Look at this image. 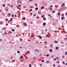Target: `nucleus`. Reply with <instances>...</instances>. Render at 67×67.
<instances>
[{
  "mask_svg": "<svg viewBox=\"0 0 67 67\" xmlns=\"http://www.w3.org/2000/svg\"><path fill=\"white\" fill-rule=\"evenodd\" d=\"M17 2L18 3H20V4H21L22 3V2H21L20 1L18 0L17 1Z\"/></svg>",
  "mask_w": 67,
  "mask_h": 67,
  "instance_id": "1",
  "label": "nucleus"
},
{
  "mask_svg": "<svg viewBox=\"0 0 67 67\" xmlns=\"http://www.w3.org/2000/svg\"><path fill=\"white\" fill-rule=\"evenodd\" d=\"M46 24V23H43V25L44 26H45Z\"/></svg>",
  "mask_w": 67,
  "mask_h": 67,
  "instance_id": "2",
  "label": "nucleus"
},
{
  "mask_svg": "<svg viewBox=\"0 0 67 67\" xmlns=\"http://www.w3.org/2000/svg\"><path fill=\"white\" fill-rule=\"evenodd\" d=\"M8 34H11V31H9L8 32Z\"/></svg>",
  "mask_w": 67,
  "mask_h": 67,
  "instance_id": "3",
  "label": "nucleus"
},
{
  "mask_svg": "<svg viewBox=\"0 0 67 67\" xmlns=\"http://www.w3.org/2000/svg\"><path fill=\"white\" fill-rule=\"evenodd\" d=\"M24 24L25 26H27V24L26 23H24Z\"/></svg>",
  "mask_w": 67,
  "mask_h": 67,
  "instance_id": "4",
  "label": "nucleus"
},
{
  "mask_svg": "<svg viewBox=\"0 0 67 67\" xmlns=\"http://www.w3.org/2000/svg\"><path fill=\"white\" fill-rule=\"evenodd\" d=\"M58 15H60V12H59L58 13Z\"/></svg>",
  "mask_w": 67,
  "mask_h": 67,
  "instance_id": "5",
  "label": "nucleus"
},
{
  "mask_svg": "<svg viewBox=\"0 0 67 67\" xmlns=\"http://www.w3.org/2000/svg\"><path fill=\"white\" fill-rule=\"evenodd\" d=\"M35 51L36 52H39V51H38V50L37 49H36L35 50Z\"/></svg>",
  "mask_w": 67,
  "mask_h": 67,
  "instance_id": "6",
  "label": "nucleus"
},
{
  "mask_svg": "<svg viewBox=\"0 0 67 67\" xmlns=\"http://www.w3.org/2000/svg\"><path fill=\"white\" fill-rule=\"evenodd\" d=\"M44 8V6H42L41 7V9H43Z\"/></svg>",
  "mask_w": 67,
  "mask_h": 67,
  "instance_id": "7",
  "label": "nucleus"
},
{
  "mask_svg": "<svg viewBox=\"0 0 67 67\" xmlns=\"http://www.w3.org/2000/svg\"><path fill=\"white\" fill-rule=\"evenodd\" d=\"M46 63H49V61H46Z\"/></svg>",
  "mask_w": 67,
  "mask_h": 67,
  "instance_id": "8",
  "label": "nucleus"
},
{
  "mask_svg": "<svg viewBox=\"0 0 67 67\" xmlns=\"http://www.w3.org/2000/svg\"><path fill=\"white\" fill-rule=\"evenodd\" d=\"M26 53H27V54H29V53H30V51H27L26 52Z\"/></svg>",
  "mask_w": 67,
  "mask_h": 67,
  "instance_id": "9",
  "label": "nucleus"
},
{
  "mask_svg": "<svg viewBox=\"0 0 67 67\" xmlns=\"http://www.w3.org/2000/svg\"><path fill=\"white\" fill-rule=\"evenodd\" d=\"M56 49L57 50H58V47H56Z\"/></svg>",
  "mask_w": 67,
  "mask_h": 67,
  "instance_id": "10",
  "label": "nucleus"
},
{
  "mask_svg": "<svg viewBox=\"0 0 67 67\" xmlns=\"http://www.w3.org/2000/svg\"><path fill=\"white\" fill-rule=\"evenodd\" d=\"M3 7H5V4H3Z\"/></svg>",
  "mask_w": 67,
  "mask_h": 67,
  "instance_id": "11",
  "label": "nucleus"
},
{
  "mask_svg": "<svg viewBox=\"0 0 67 67\" xmlns=\"http://www.w3.org/2000/svg\"><path fill=\"white\" fill-rule=\"evenodd\" d=\"M12 20H13V18H11L10 20V21H12Z\"/></svg>",
  "mask_w": 67,
  "mask_h": 67,
  "instance_id": "12",
  "label": "nucleus"
},
{
  "mask_svg": "<svg viewBox=\"0 0 67 67\" xmlns=\"http://www.w3.org/2000/svg\"><path fill=\"white\" fill-rule=\"evenodd\" d=\"M64 18H65L64 17H62L61 18V19L63 20V19H64Z\"/></svg>",
  "mask_w": 67,
  "mask_h": 67,
  "instance_id": "13",
  "label": "nucleus"
},
{
  "mask_svg": "<svg viewBox=\"0 0 67 67\" xmlns=\"http://www.w3.org/2000/svg\"><path fill=\"white\" fill-rule=\"evenodd\" d=\"M39 38H40V39H41V38H42V37H41V36H39Z\"/></svg>",
  "mask_w": 67,
  "mask_h": 67,
  "instance_id": "14",
  "label": "nucleus"
},
{
  "mask_svg": "<svg viewBox=\"0 0 67 67\" xmlns=\"http://www.w3.org/2000/svg\"><path fill=\"white\" fill-rule=\"evenodd\" d=\"M22 19H23V20H25V18L24 17V18H23Z\"/></svg>",
  "mask_w": 67,
  "mask_h": 67,
  "instance_id": "15",
  "label": "nucleus"
},
{
  "mask_svg": "<svg viewBox=\"0 0 67 67\" xmlns=\"http://www.w3.org/2000/svg\"><path fill=\"white\" fill-rule=\"evenodd\" d=\"M46 56H47V57H48V56H49V54H47Z\"/></svg>",
  "mask_w": 67,
  "mask_h": 67,
  "instance_id": "16",
  "label": "nucleus"
},
{
  "mask_svg": "<svg viewBox=\"0 0 67 67\" xmlns=\"http://www.w3.org/2000/svg\"><path fill=\"white\" fill-rule=\"evenodd\" d=\"M29 65H29V67H31V64H29Z\"/></svg>",
  "mask_w": 67,
  "mask_h": 67,
  "instance_id": "17",
  "label": "nucleus"
},
{
  "mask_svg": "<svg viewBox=\"0 0 67 67\" xmlns=\"http://www.w3.org/2000/svg\"><path fill=\"white\" fill-rule=\"evenodd\" d=\"M46 19V18H43V20H44V21H45V20Z\"/></svg>",
  "mask_w": 67,
  "mask_h": 67,
  "instance_id": "18",
  "label": "nucleus"
},
{
  "mask_svg": "<svg viewBox=\"0 0 67 67\" xmlns=\"http://www.w3.org/2000/svg\"><path fill=\"white\" fill-rule=\"evenodd\" d=\"M17 52L18 53H20V52L19 51H17Z\"/></svg>",
  "mask_w": 67,
  "mask_h": 67,
  "instance_id": "19",
  "label": "nucleus"
},
{
  "mask_svg": "<svg viewBox=\"0 0 67 67\" xmlns=\"http://www.w3.org/2000/svg\"><path fill=\"white\" fill-rule=\"evenodd\" d=\"M44 16H45L44 15H43V16H42V18H43L44 17Z\"/></svg>",
  "mask_w": 67,
  "mask_h": 67,
  "instance_id": "20",
  "label": "nucleus"
},
{
  "mask_svg": "<svg viewBox=\"0 0 67 67\" xmlns=\"http://www.w3.org/2000/svg\"><path fill=\"white\" fill-rule=\"evenodd\" d=\"M35 5H36V7H37V4L36 3H35Z\"/></svg>",
  "mask_w": 67,
  "mask_h": 67,
  "instance_id": "21",
  "label": "nucleus"
},
{
  "mask_svg": "<svg viewBox=\"0 0 67 67\" xmlns=\"http://www.w3.org/2000/svg\"><path fill=\"white\" fill-rule=\"evenodd\" d=\"M54 43H58V42H57L56 41H54Z\"/></svg>",
  "mask_w": 67,
  "mask_h": 67,
  "instance_id": "22",
  "label": "nucleus"
},
{
  "mask_svg": "<svg viewBox=\"0 0 67 67\" xmlns=\"http://www.w3.org/2000/svg\"><path fill=\"white\" fill-rule=\"evenodd\" d=\"M35 9L36 10H38V8H36Z\"/></svg>",
  "mask_w": 67,
  "mask_h": 67,
  "instance_id": "23",
  "label": "nucleus"
},
{
  "mask_svg": "<svg viewBox=\"0 0 67 67\" xmlns=\"http://www.w3.org/2000/svg\"><path fill=\"white\" fill-rule=\"evenodd\" d=\"M5 27H4V28H3L2 29V30H5Z\"/></svg>",
  "mask_w": 67,
  "mask_h": 67,
  "instance_id": "24",
  "label": "nucleus"
},
{
  "mask_svg": "<svg viewBox=\"0 0 67 67\" xmlns=\"http://www.w3.org/2000/svg\"><path fill=\"white\" fill-rule=\"evenodd\" d=\"M12 30L13 32H14V29H12Z\"/></svg>",
  "mask_w": 67,
  "mask_h": 67,
  "instance_id": "25",
  "label": "nucleus"
},
{
  "mask_svg": "<svg viewBox=\"0 0 67 67\" xmlns=\"http://www.w3.org/2000/svg\"><path fill=\"white\" fill-rule=\"evenodd\" d=\"M0 24H1V25L2 24V22H0Z\"/></svg>",
  "mask_w": 67,
  "mask_h": 67,
  "instance_id": "26",
  "label": "nucleus"
},
{
  "mask_svg": "<svg viewBox=\"0 0 67 67\" xmlns=\"http://www.w3.org/2000/svg\"><path fill=\"white\" fill-rule=\"evenodd\" d=\"M56 59H59V58H58V57H57Z\"/></svg>",
  "mask_w": 67,
  "mask_h": 67,
  "instance_id": "27",
  "label": "nucleus"
},
{
  "mask_svg": "<svg viewBox=\"0 0 67 67\" xmlns=\"http://www.w3.org/2000/svg\"><path fill=\"white\" fill-rule=\"evenodd\" d=\"M58 30H62V28H58Z\"/></svg>",
  "mask_w": 67,
  "mask_h": 67,
  "instance_id": "28",
  "label": "nucleus"
},
{
  "mask_svg": "<svg viewBox=\"0 0 67 67\" xmlns=\"http://www.w3.org/2000/svg\"><path fill=\"white\" fill-rule=\"evenodd\" d=\"M67 52H65V55H67Z\"/></svg>",
  "mask_w": 67,
  "mask_h": 67,
  "instance_id": "29",
  "label": "nucleus"
},
{
  "mask_svg": "<svg viewBox=\"0 0 67 67\" xmlns=\"http://www.w3.org/2000/svg\"><path fill=\"white\" fill-rule=\"evenodd\" d=\"M63 58H65V56H63L62 57Z\"/></svg>",
  "mask_w": 67,
  "mask_h": 67,
  "instance_id": "30",
  "label": "nucleus"
},
{
  "mask_svg": "<svg viewBox=\"0 0 67 67\" xmlns=\"http://www.w3.org/2000/svg\"><path fill=\"white\" fill-rule=\"evenodd\" d=\"M44 33L43 32H41L42 34H44Z\"/></svg>",
  "mask_w": 67,
  "mask_h": 67,
  "instance_id": "31",
  "label": "nucleus"
},
{
  "mask_svg": "<svg viewBox=\"0 0 67 67\" xmlns=\"http://www.w3.org/2000/svg\"><path fill=\"white\" fill-rule=\"evenodd\" d=\"M23 57V55H21V58H23V57Z\"/></svg>",
  "mask_w": 67,
  "mask_h": 67,
  "instance_id": "32",
  "label": "nucleus"
},
{
  "mask_svg": "<svg viewBox=\"0 0 67 67\" xmlns=\"http://www.w3.org/2000/svg\"><path fill=\"white\" fill-rule=\"evenodd\" d=\"M49 51H51V52H52V49H50L49 50Z\"/></svg>",
  "mask_w": 67,
  "mask_h": 67,
  "instance_id": "33",
  "label": "nucleus"
},
{
  "mask_svg": "<svg viewBox=\"0 0 67 67\" xmlns=\"http://www.w3.org/2000/svg\"><path fill=\"white\" fill-rule=\"evenodd\" d=\"M12 17H14V15H12Z\"/></svg>",
  "mask_w": 67,
  "mask_h": 67,
  "instance_id": "34",
  "label": "nucleus"
},
{
  "mask_svg": "<svg viewBox=\"0 0 67 67\" xmlns=\"http://www.w3.org/2000/svg\"><path fill=\"white\" fill-rule=\"evenodd\" d=\"M62 15H63V17H64V14H62Z\"/></svg>",
  "mask_w": 67,
  "mask_h": 67,
  "instance_id": "35",
  "label": "nucleus"
},
{
  "mask_svg": "<svg viewBox=\"0 0 67 67\" xmlns=\"http://www.w3.org/2000/svg\"><path fill=\"white\" fill-rule=\"evenodd\" d=\"M63 6H65V4H64V3H63Z\"/></svg>",
  "mask_w": 67,
  "mask_h": 67,
  "instance_id": "36",
  "label": "nucleus"
},
{
  "mask_svg": "<svg viewBox=\"0 0 67 67\" xmlns=\"http://www.w3.org/2000/svg\"><path fill=\"white\" fill-rule=\"evenodd\" d=\"M50 10H53V8H51L50 9Z\"/></svg>",
  "mask_w": 67,
  "mask_h": 67,
  "instance_id": "37",
  "label": "nucleus"
},
{
  "mask_svg": "<svg viewBox=\"0 0 67 67\" xmlns=\"http://www.w3.org/2000/svg\"><path fill=\"white\" fill-rule=\"evenodd\" d=\"M5 20H6V21H8V19L7 18L5 19Z\"/></svg>",
  "mask_w": 67,
  "mask_h": 67,
  "instance_id": "38",
  "label": "nucleus"
},
{
  "mask_svg": "<svg viewBox=\"0 0 67 67\" xmlns=\"http://www.w3.org/2000/svg\"><path fill=\"white\" fill-rule=\"evenodd\" d=\"M38 19H39V18H40V17H39L38 16H37V17L36 18V19H38Z\"/></svg>",
  "mask_w": 67,
  "mask_h": 67,
  "instance_id": "39",
  "label": "nucleus"
},
{
  "mask_svg": "<svg viewBox=\"0 0 67 67\" xmlns=\"http://www.w3.org/2000/svg\"><path fill=\"white\" fill-rule=\"evenodd\" d=\"M44 62V60H42V62Z\"/></svg>",
  "mask_w": 67,
  "mask_h": 67,
  "instance_id": "40",
  "label": "nucleus"
},
{
  "mask_svg": "<svg viewBox=\"0 0 67 67\" xmlns=\"http://www.w3.org/2000/svg\"><path fill=\"white\" fill-rule=\"evenodd\" d=\"M16 8H17L18 9H19V7H18V6H16Z\"/></svg>",
  "mask_w": 67,
  "mask_h": 67,
  "instance_id": "41",
  "label": "nucleus"
},
{
  "mask_svg": "<svg viewBox=\"0 0 67 67\" xmlns=\"http://www.w3.org/2000/svg\"><path fill=\"white\" fill-rule=\"evenodd\" d=\"M30 23V24H32L33 23L32 22H31Z\"/></svg>",
  "mask_w": 67,
  "mask_h": 67,
  "instance_id": "42",
  "label": "nucleus"
},
{
  "mask_svg": "<svg viewBox=\"0 0 67 67\" xmlns=\"http://www.w3.org/2000/svg\"><path fill=\"white\" fill-rule=\"evenodd\" d=\"M30 11H32V9H30Z\"/></svg>",
  "mask_w": 67,
  "mask_h": 67,
  "instance_id": "43",
  "label": "nucleus"
},
{
  "mask_svg": "<svg viewBox=\"0 0 67 67\" xmlns=\"http://www.w3.org/2000/svg\"><path fill=\"white\" fill-rule=\"evenodd\" d=\"M47 29H46V32H47Z\"/></svg>",
  "mask_w": 67,
  "mask_h": 67,
  "instance_id": "44",
  "label": "nucleus"
},
{
  "mask_svg": "<svg viewBox=\"0 0 67 67\" xmlns=\"http://www.w3.org/2000/svg\"><path fill=\"white\" fill-rule=\"evenodd\" d=\"M53 57H54V55H52V58H53Z\"/></svg>",
  "mask_w": 67,
  "mask_h": 67,
  "instance_id": "45",
  "label": "nucleus"
},
{
  "mask_svg": "<svg viewBox=\"0 0 67 67\" xmlns=\"http://www.w3.org/2000/svg\"><path fill=\"white\" fill-rule=\"evenodd\" d=\"M53 12V13H55V12H54V10H53L52 11Z\"/></svg>",
  "mask_w": 67,
  "mask_h": 67,
  "instance_id": "46",
  "label": "nucleus"
},
{
  "mask_svg": "<svg viewBox=\"0 0 67 67\" xmlns=\"http://www.w3.org/2000/svg\"><path fill=\"white\" fill-rule=\"evenodd\" d=\"M30 8H32V7L31 6H30Z\"/></svg>",
  "mask_w": 67,
  "mask_h": 67,
  "instance_id": "47",
  "label": "nucleus"
},
{
  "mask_svg": "<svg viewBox=\"0 0 67 67\" xmlns=\"http://www.w3.org/2000/svg\"><path fill=\"white\" fill-rule=\"evenodd\" d=\"M11 7H13V5H11Z\"/></svg>",
  "mask_w": 67,
  "mask_h": 67,
  "instance_id": "48",
  "label": "nucleus"
},
{
  "mask_svg": "<svg viewBox=\"0 0 67 67\" xmlns=\"http://www.w3.org/2000/svg\"><path fill=\"white\" fill-rule=\"evenodd\" d=\"M55 8H57V6H56V5H55Z\"/></svg>",
  "mask_w": 67,
  "mask_h": 67,
  "instance_id": "49",
  "label": "nucleus"
},
{
  "mask_svg": "<svg viewBox=\"0 0 67 67\" xmlns=\"http://www.w3.org/2000/svg\"><path fill=\"white\" fill-rule=\"evenodd\" d=\"M33 0H29L30 1H32Z\"/></svg>",
  "mask_w": 67,
  "mask_h": 67,
  "instance_id": "50",
  "label": "nucleus"
},
{
  "mask_svg": "<svg viewBox=\"0 0 67 67\" xmlns=\"http://www.w3.org/2000/svg\"><path fill=\"white\" fill-rule=\"evenodd\" d=\"M20 49L22 48V47H20Z\"/></svg>",
  "mask_w": 67,
  "mask_h": 67,
  "instance_id": "51",
  "label": "nucleus"
},
{
  "mask_svg": "<svg viewBox=\"0 0 67 67\" xmlns=\"http://www.w3.org/2000/svg\"><path fill=\"white\" fill-rule=\"evenodd\" d=\"M58 67H60V66L59 65H58Z\"/></svg>",
  "mask_w": 67,
  "mask_h": 67,
  "instance_id": "52",
  "label": "nucleus"
},
{
  "mask_svg": "<svg viewBox=\"0 0 67 67\" xmlns=\"http://www.w3.org/2000/svg\"><path fill=\"white\" fill-rule=\"evenodd\" d=\"M63 63L64 64H65V62H63Z\"/></svg>",
  "mask_w": 67,
  "mask_h": 67,
  "instance_id": "53",
  "label": "nucleus"
},
{
  "mask_svg": "<svg viewBox=\"0 0 67 67\" xmlns=\"http://www.w3.org/2000/svg\"><path fill=\"white\" fill-rule=\"evenodd\" d=\"M21 12H22V13H24V12L22 11H21Z\"/></svg>",
  "mask_w": 67,
  "mask_h": 67,
  "instance_id": "54",
  "label": "nucleus"
},
{
  "mask_svg": "<svg viewBox=\"0 0 67 67\" xmlns=\"http://www.w3.org/2000/svg\"><path fill=\"white\" fill-rule=\"evenodd\" d=\"M6 11H8V9H6Z\"/></svg>",
  "mask_w": 67,
  "mask_h": 67,
  "instance_id": "55",
  "label": "nucleus"
},
{
  "mask_svg": "<svg viewBox=\"0 0 67 67\" xmlns=\"http://www.w3.org/2000/svg\"><path fill=\"white\" fill-rule=\"evenodd\" d=\"M36 15L35 14H34V16H35Z\"/></svg>",
  "mask_w": 67,
  "mask_h": 67,
  "instance_id": "56",
  "label": "nucleus"
},
{
  "mask_svg": "<svg viewBox=\"0 0 67 67\" xmlns=\"http://www.w3.org/2000/svg\"><path fill=\"white\" fill-rule=\"evenodd\" d=\"M21 35H19V36H21Z\"/></svg>",
  "mask_w": 67,
  "mask_h": 67,
  "instance_id": "57",
  "label": "nucleus"
},
{
  "mask_svg": "<svg viewBox=\"0 0 67 67\" xmlns=\"http://www.w3.org/2000/svg\"><path fill=\"white\" fill-rule=\"evenodd\" d=\"M53 66H55V65L54 64H53Z\"/></svg>",
  "mask_w": 67,
  "mask_h": 67,
  "instance_id": "58",
  "label": "nucleus"
},
{
  "mask_svg": "<svg viewBox=\"0 0 67 67\" xmlns=\"http://www.w3.org/2000/svg\"><path fill=\"white\" fill-rule=\"evenodd\" d=\"M8 14L9 15H10V14Z\"/></svg>",
  "mask_w": 67,
  "mask_h": 67,
  "instance_id": "59",
  "label": "nucleus"
},
{
  "mask_svg": "<svg viewBox=\"0 0 67 67\" xmlns=\"http://www.w3.org/2000/svg\"><path fill=\"white\" fill-rule=\"evenodd\" d=\"M47 43V42H45V44H46Z\"/></svg>",
  "mask_w": 67,
  "mask_h": 67,
  "instance_id": "60",
  "label": "nucleus"
},
{
  "mask_svg": "<svg viewBox=\"0 0 67 67\" xmlns=\"http://www.w3.org/2000/svg\"><path fill=\"white\" fill-rule=\"evenodd\" d=\"M54 60H56V59H54Z\"/></svg>",
  "mask_w": 67,
  "mask_h": 67,
  "instance_id": "61",
  "label": "nucleus"
},
{
  "mask_svg": "<svg viewBox=\"0 0 67 67\" xmlns=\"http://www.w3.org/2000/svg\"><path fill=\"white\" fill-rule=\"evenodd\" d=\"M65 14L67 15V13H65Z\"/></svg>",
  "mask_w": 67,
  "mask_h": 67,
  "instance_id": "62",
  "label": "nucleus"
},
{
  "mask_svg": "<svg viewBox=\"0 0 67 67\" xmlns=\"http://www.w3.org/2000/svg\"><path fill=\"white\" fill-rule=\"evenodd\" d=\"M51 6L52 7H53V5H51Z\"/></svg>",
  "mask_w": 67,
  "mask_h": 67,
  "instance_id": "63",
  "label": "nucleus"
},
{
  "mask_svg": "<svg viewBox=\"0 0 67 67\" xmlns=\"http://www.w3.org/2000/svg\"><path fill=\"white\" fill-rule=\"evenodd\" d=\"M65 64L66 65H67V63H66Z\"/></svg>",
  "mask_w": 67,
  "mask_h": 67,
  "instance_id": "64",
  "label": "nucleus"
}]
</instances>
